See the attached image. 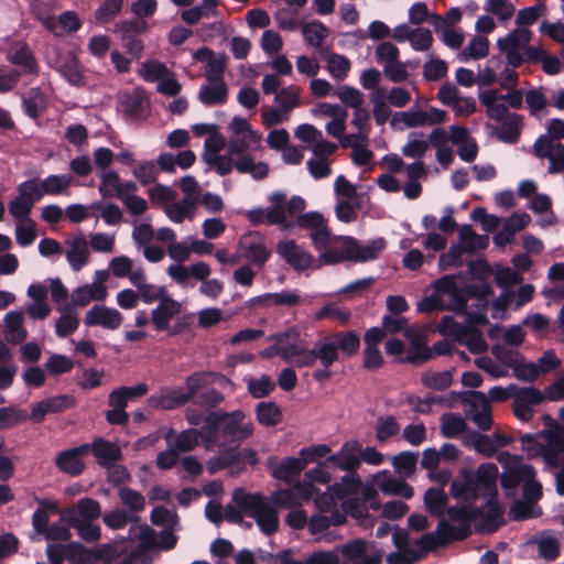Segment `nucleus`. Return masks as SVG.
Listing matches in <instances>:
<instances>
[{
    "instance_id": "41",
    "label": "nucleus",
    "mask_w": 564,
    "mask_h": 564,
    "mask_svg": "<svg viewBox=\"0 0 564 564\" xmlns=\"http://www.w3.org/2000/svg\"><path fill=\"white\" fill-rule=\"evenodd\" d=\"M419 454L404 451L392 458V466L402 478H410L416 470Z\"/></svg>"
},
{
    "instance_id": "31",
    "label": "nucleus",
    "mask_w": 564,
    "mask_h": 564,
    "mask_svg": "<svg viewBox=\"0 0 564 564\" xmlns=\"http://www.w3.org/2000/svg\"><path fill=\"white\" fill-rule=\"evenodd\" d=\"M73 516L79 517V520L94 521L101 516L100 503L93 498H82L77 501L76 508L66 509L64 519Z\"/></svg>"
},
{
    "instance_id": "51",
    "label": "nucleus",
    "mask_w": 564,
    "mask_h": 564,
    "mask_svg": "<svg viewBox=\"0 0 564 564\" xmlns=\"http://www.w3.org/2000/svg\"><path fill=\"white\" fill-rule=\"evenodd\" d=\"M341 509L345 513L356 519L361 525L369 519V508L366 503L360 501L357 496L345 499L341 502Z\"/></svg>"
},
{
    "instance_id": "34",
    "label": "nucleus",
    "mask_w": 564,
    "mask_h": 564,
    "mask_svg": "<svg viewBox=\"0 0 564 564\" xmlns=\"http://www.w3.org/2000/svg\"><path fill=\"white\" fill-rule=\"evenodd\" d=\"M488 245L487 235H477L470 225H460V254L486 249Z\"/></svg>"
},
{
    "instance_id": "36",
    "label": "nucleus",
    "mask_w": 564,
    "mask_h": 564,
    "mask_svg": "<svg viewBox=\"0 0 564 564\" xmlns=\"http://www.w3.org/2000/svg\"><path fill=\"white\" fill-rule=\"evenodd\" d=\"M58 72L72 86L83 87L86 85L82 65L76 56H67L61 64Z\"/></svg>"
},
{
    "instance_id": "24",
    "label": "nucleus",
    "mask_w": 564,
    "mask_h": 564,
    "mask_svg": "<svg viewBox=\"0 0 564 564\" xmlns=\"http://www.w3.org/2000/svg\"><path fill=\"white\" fill-rule=\"evenodd\" d=\"M330 348L324 346L323 341L316 344L312 349L302 347L299 355L292 361V366L296 368L313 367L319 360L323 367H330Z\"/></svg>"
},
{
    "instance_id": "33",
    "label": "nucleus",
    "mask_w": 564,
    "mask_h": 564,
    "mask_svg": "<svg viewBox=\"0 0 564 564\" xmlns=\"http://www.w3.org/2000/svg\"><path fill=\"white\" fill-rule=\"evenodd\" d=\"M228 98L226 83H208L202 85L198 99L205 106L224 105Z\"/></svg>"
},
{
    "instance_id": "32",
    "label": "nucleus",
    "mask_w": 564,
    "mask_h": 564,
    "mask_svg": "<svg viewBox=\"0 0 564 564\" xmlns=\"http://www.w3.org/2000/svg\"><path fill=\"white\" fill-rule=\"evenodd\" d=\"M66 258L74 271H79L86 265L89 258V250L87 241L83 236L76 237L69 242Z\"/></svg>"
},
{
    "instance_id": "60",
    "label": "nucleus",
    "mask_w": 564,
    "mask_h": 564,
    "mask_svg": "<svg viewBox=\"0 0 564 564\" xmlns=\"http://www.w3.org/2000/svg\"><path fill=\"white\" fill-rule=\"evenodd\" d=\"M421 381L423 386L434 390H444L451 386L453 376L451 371L425 372L422 375Z\"/></svg>"
},
{
    "instance_id": "30",
    "label": "nucleus",
    "mask_w": 564,
    "mask_h": 564,
    "mask_svg": "<svg viewBox=\"0 0 564 564\" xmlns=\"http://www.w3.org/2000/svg\"><path fill=\"white\" fill-rule=\"evenodd\" d=\"M145 97L141 91L123 94L120 98L122 116L126 120L135 121L143 117Z\"/></svg>"
},
{
    "instance_id": "18",
    "label": "nucleus",
    "mask_w": 564,
    "mask_h": 564,
    "mask_svg": "<svg viewBox=\"0 0 564 564\" xmlns=\"http://www.w3.org/2000/svg\"><path fill=\"white\" fill-rule=\"evenodd\" d=\"M361 444L356 440L345 442L340 449L328 455L327 462L334 469L338 468L345 471H357L359 468V452Z\"/></svg>"
},
{
    "instance_id": "17",
    "label": "nucleus",
    "mask_w": 564,
    "mask_h": 564,
    "mask_svg": "<svg viewBox=\"0 0 564 564\" xmlns=\"http://www.w3.org/2000/svg\"><path fill=\"white\" fill-rule=\"evenodd\" d=\"M460 444L476 453L491 457L496 454L494 440L479 431L468 430L465 419L460 416Z\"/></svg>"
},
{
    "instance_id": "49",
    "label": "nucleus",
    "mask_w": 564,
    "mask_h": 564,
    "mask_svg": "<svg viewBox=\"0 0 564 564\" xmlns=\"http://www.w3.org/2000/svg\"><path fill=\"white\" fill-rule=\"evenodd\" d=\"M489 40L482 35H475L469 44L460 51V61L479 59L488 55Z\"/></svg>"
},
{
    "instance_id": "29",
    "label": "nucleus",
    "mask_w": 564,
    "mask_h": 564,
    "mask_svg": "<svg viewBox=\"0 0 564 564\" xmlns=\"http://www.w3.org/2000/svg\"><path fill=\"white\" fill-rule=\"evenodd\" d=\"M360 486L361 480L357 471H347V474L341 477L340 481L328 486V490L330 491L332 496L327 498V500H330L333 505L334 498L344 501L349 497H354Z\"/></svg>"
},
{
    "instance_id": "57",
    "label": "nucleus",
    "mask_w": 564,
    "mask_h": 564,
    "mask_svg": "<svg viewBox=\"0 0 564 564\" xmlns=\"http://www.w3.org/2000/svg\"><path fill=\"white\" fill-rule=\"evenodd\" d=\"M434 535L437 547L444 546L451 542L458 541V527L449 523L445 517L441 518Z\"/></svg>"
},
{
    "instance_id": "62",
    "label": "nucleus",
    "mask_w": 564,
    "mask_h": 564,
    "mask_svg": "<svg viewBox=\"0 0 564 564\" xmlns=\"http://www.w3.org/2000/svg\"><path fill=\"white\" fill-rule=\"evenodd\" d=\"M137 516H130L128 511L115 509L102 517V521L109 529L118 530L124 528L129 522L137 521Z\"/></svg>"
},
{
    "instance_id": "10",
    "label": "nucleus",
    "mask_w": 564,
    "mask_h": 564,
    "mask_svg": "<svg viewBox=\"0 0 564 564\" xmlns=\"http://www.w3.org/2000/svg\"><path fill=\"white\" fill-rule=\"evenodd\" d=\"M543 437L544 447L541 458L544 462V470L560 468L564 462V433L558 429L543 430L538 433Z\"/></svg>"
},
{
    "instance_id": "54",
    "label": "nucleus",
    "mask_w": 564,
    "mask_h": 564,
    "mask_svg": "<svg viewBox=\"0 0 564 564\" xmlns=\"http://www.w3.org/2000/svg\"><path fill=\"white\" fill-rule=\"evenodd\" d=\"M119 498L121 503L127 507L132 512H141L145 508V499L144 497L137 490L122 487L119 490Z\"/></svg>"
},
{
    "instance_id": "53",
    "label": "nucleus",
    "mask_w": 564,
    "mask_h": 564,
    "mask_svg": "<svg viewBox=\"0 0 564 564\" xmlns=\"http://www.w3.org/2000/svg\"><path fill=\"white\" fill-rule=\"evenodd\" d=\"M214 376V372H194L189 375L185 380L186 391H184L188 400L191 401L193 397L202 392L200 390L208 386L210 378Z\"/></svg>"
},
{
    "instance_id": "5",
    "label": "nucleus",
    "mask_w": 564,
    "mask_h": 564,
    "mask_svg": "<svg viewBox=\"0 0 564 564\" xmlns=\"http://www.w3.org/2000/svg\"><path fill=\"white\" fill-rule=\"evenodd\" d=\"M468 516L479 533H494L506 524L505 509L497 497H487L481 507H468Z\"/></svg>"
},
{
    "instance_id": "21",
    "label": "nucleus",
    "mask_w": 564,
    "mask_h": 564,
    "mask_svg": "<svg viewBox=\"0 0 564 564\" xmlns=\"http://www.w3.org/2000/svg\"><path fill=\"white\" fill-rule=\"evenodd\" d=\"M404 336L410 340V347L406 356L400 359L401 362L420 366L432 357V350L429 348L423 337L414 329H405Z\"/></svg>"
},
{
    "instance_id": "6",
    "label": "nucleus",
    "mask_w": 564,
    "mask_h": 564,
    "mask_svg": "<svg viewBox=\"0 0 564 564\" xmlns=\"http://www.w3.org/2000/svg\"><path fill=\"white\" fill-rule=\"evenodd\" d=\"M269 200L272 203V207L267 209L257 207L248 210L246 216L249 223L252 226L268 224L280 225L284 229H292L294 227V221L288 220L285 216V194L282 192H275L270 196Z\"/></svg>"
},
{
    "instance_id": "8",
    "label": "nucleus",
    "mask_w": 564,
    "mask_h": 564,
    "mask_svg": "<svg viewBox=\"0 0 564 564\" xmlns=\"http://www.w3.org/2000/svg\"><path fill=\"white\" fill-rule=\"evenodd\" d=\"M532 33L527 28H517L506 36L498 39L497 47L505 54L507 64L519 68L524 64L523 48L531 41Z\"/></svg>"
},
{
    "instance_id": "64",
    "label": "nucleus",
    "mask_w": 564,
    "mask_h": 564,
    "mask_svg": "<svg viewBox=\"0 0 564 564\" xmlns=\"http://www.w3.org/2000/svg\"><path fill=\"white\" fill-rule=\"evenodd\" d=\"M101 183L99 185V193L104 198L118 196L120 186V177L116 171H107L100 175Z\"/></svg>"
},
{
    "instance_id": "59",
    "label": "nucleus",
    "mask_w": 564,
    "mask_h": 564,
    "mask_svg": "<svg viewBox=\"0 0 564 564\" xmlns=\"http://www.w3.org/2000/svg\"><path fill=\"white\" fill-rule=\"evenodd\" d=\"M40 505L42 508L37 509L33 513L32 524H33L34 530L37 533L45 534L50 528V525H48L50 519H48L46 509L52 510V511L56 510V503L48 501V500H42V501H40Z\"/></svg>"
},
{
    "instance_id": "9",
    "label": "nucleus",
    "mask_w": 564,
    "mask_h": 564,
    "mask_svg": "<svg viewBox=\"0 0 564 564\" xmlns=\"http://www.w3.org/2000/svg\"><path fill=\"white\" fill-rule=\"evenodd\" d=\"M6 58L11 65L15 66L9 69L19 74V80L22 77L35 78L40 75V64L26 42H21L15 47H11L7 52Z\"/></svg>"
},
{
    "instance_id": "11",
    "label": "nucleus",
    "mask_w": 564,
    "mask_h": 564,
    "mask_svg": "<svg viewBox=\"0 0 564 564\" xmlns=\"http://www.w3.org/2000/svg\"><path fill=\"white\" fill-rule=\"evenodd\" d=\"M324 346L330 348V366L338 360L339 351L346 357H352L358 354L360 349V336L356 330H340L335 332L328 336L324 341Z\"/></svg>"
},
{
    "instance_id": "48",
    "label": "nucleus",
    "mask_w": 564,
    "mask_h": 564,
    "mask_svg": "<svg viewBox=\"0 0 564 564\" xmlns=\"http://www.w3.org/2000/svg\"><path fill=\"white\" fill-rule=\"evenodd\" d=\"M302 34L310 45L319 48L323 40L328 36L329 31L325 24L315 20L302 26Z\"/></svg>"
},
{
    "instance_id": "50",
    "label": "nucleus",
    "mask_w": 564,
    "mask_h": 564,
    "mask_svg": "<svg viewBox=\"0 0 564 564\" xmlns=\"http://www.w3.org/2000/svg\"><path fill=\"white\" fill-rule=\"evenodd\" d=\"M463 293H466L468 297L484 301L487 300L494 291L491 285L487 282L474 283L467 289L460 288V315L465 314L467 305V297L464 296Z\"/></svg>"
},
{
    "instance_id": "47",
    "label": "nucleus",
    "mask_w": 564,
    "mask_h": 564,
    "mask_svg": "<svg viewBox=\"0 0 564 564\" xmlns=\"http://www.w3.org/2000/svg\"><path fill=\"white\" fill-rule=\"evenodd\" d=\"M518 438L521 442V449L529 459L541 457L544 447L543 437L532 433H521L517 431Z\"/></svg>"
},
{
    "instance_id": "19",
    "label": "nucleus",
    "mask_w": 564,
    "mask_h": 564,
    "mask_svg": "<svg viewBox=\"0 0 564 564\" xmlns=\"http://www.w3.org/2000/svg\"><path fill=\"white\" fill-rule=\"evenodd\" d=\"M276 252L295 271H304L313 263L312 254L296 245L294 240L280 241Z\"/></svg>"
},
{
    "instance_id": "40",
    "label": "nucleus",
    "mask_w": 564,
    "mask_h": 564,
    "mask_svg": "<svg viewBox=\"0 0 564 564\" xmlns=\"http://www.w3.org/2000/svg\"><path fill=\"white\" fill-rule=\"evenodd\" d=\"M254 412L257 421L263 426H275L282 421V411L274 402H260Z\"/></svg>"
},
{
    "instance_id": "1",
    "label": "nucleus",
    "mask_w": 564,
    "mask_h": 564,
    "mask_svg": "<svg viewBox=\"0 0 564 564\" xmlns=\"http://www.w3.org/2000/svg\"><path fill=\"white\" fill-rule=\"evenodd\" d=\"M245 420L246 414L241 410L231 412L221 409L210 411L206 415L205 448L239 446L254 431L253 423L245 422Z\"/></svg>"
},
{
    "instance_id": "46",
    "label": "nucleus",
    "mask_w": 564,
    "mask_h": 564,
    "mask_svg": "<svg viewBox=\"0 0 564 564\" xmlns=\"http://www.w3.org/2000/svg\"><path fill=\"white\" fill-rule=\"evenodd\" d=\"M202 440L205 445V425L200 430L188 429L182 431L175 440V449L180 452H189L194 449Z\"/></svg>"
},
{
    "instance_id": "12",
    "label": "nucleus",
    "mask_w": 564,
    "mask_h": 564,
    "mask_svg": "<svg viewBox=\"0 0 564 564\" xmlns=\"http://www.w3.org/2000/svg\"><path fill=\"white\" fill-rule=\"evenodd\" d=\"M536 477L535 468L522 463L521 457H514L501 475L500 482L507 496H513L520 485H524L530 478Z\"/></svg>"
},
{
    "instance_id": "28",
    "label": "nucleus",
    "mask_w": 564,
    "mask_h": 564,
    "mask_svg": "<svg viewBox=\"0 0 564 564\" xmlns=\"http://www.w3.org/2000/svg\"><path fill=\"white\" fill-rule=\"evenodd\" d=\"M90 445V451L98 460V464L104 468H110L113 463L122 458L121 449L118 445L104 440H95Z\"/></svg>"
},
{
    "instance_id": "26",
    "label": "nucleus",
    "mask_w": 564,
    "mask_h": 564,
    "mask_svg": "<svg viewBox=\"0 0 564 564\" xmlns=\"http://www.w3.org/2000/svg\"><path fill=\"white\" fill-rule=\"evenodd\" d=\"M44 26L55 36H63L65 33L78 31L82 28V21L75 11H65L58 18H47Z\"/></svg>"
},
{
    "instance_id": "39",
    "label": "nucleus",
    "mask_w": 564,
    "mask_h": 564,
    "mask_svg": "<svg viewBox=\"0 0 564 564\" xmlns=\"http://www.w3.org/2000/svg\"><path fill=\"white\" fill-rule=\"evenodd\" d=\"M67 524L77 531V534L85 542H96L101 536V530L98 524H94L93 521L79 520V517H66Z\"/></svg>"
},
{
    "instance_id": "4",
    "label": "nucleus",
    "mask_w": 564,
    "mask_h": 564,
    "mask_svg": "<svg viewBox=\"0 0 564 564\" xmlns=\"http://www.w3.org/2000/svg\"><path fill=\"white\" fill-rule=\"evenodd\" d=\"M497 477L498 467L492 463L481 464L474 475L460 468V478L466 482H460V496L470 489L475 496L497 497Z\"/></svg>"
},
{
    "instance_id": "23",
    "label": "nucleus",
    "mask_w": 564,
    "mask_h": 564,
    "mask_svg": "<svg viewBox=\"0 0 564 564\" xmlns=\"http://www.w3.org/2000/svg\"><path fill=\"white\" fill-rule=\"evenodd\" d=\"M181 312V304L171 296L162 299L151 313V322L159 332L170 328L171 319Z\"/></svg>"
},
{
    "instance_id": "58",
    "label": "nucleus",
    "mask_w": 564,
    "mask_h": 564,
    "mask_svg": "<svg viewBox=\"0 0 564 564\" xmlns=\"http://www.w3.org/2000/svg\"><path fill=\"white\" fill-rule=\"evenodd\" d=\"M426 117L425 110L401 111L392 116L390 123L393 128L397 127L398 122H402L409 128L421 127L426 124Z\"/></svg>"
},
{
    "instance_id": "52",
    "label": "nucleus",
    "mask_w": 564,
    "mask_h": 564,
    "mask_svg": "<svg viewBox=\"0 0 564 564\" xmlns=\"http://www.w3.org/2000/svg\"><path fill=\"white\" fill-rule=\"evenodd\" d=\"M195 204L196 197H184L180 203L166 206L165 213L172 221L180 224L184 220L185 217L192 214Z\"/></svg>"
},
{
    "instance_id": "45",
    "label": "nucleus",
    "mask_w": 564,
    "mask_h": 564,
    "mask_svg": "<svg viewBox=\"0 0 564 564\" xmlns=\"http://www.w3.org/2000/svg\"><path fill=\"white\" fill-rule=\"evenodd\" d=\"M340 247H328L322 251L319 259L324 264H337L343 261H351V249L348 247L347 237H340Z\"/></svg>"
},
{
    "instance_id": "27",
    "label": "nucleus",
    "mask_w": 564,
    "mask_h": 564,
    "mask_svg": "<svg viewBox=\"0 0 564 564\" xmlns=\"http://www.w3.org/2000/svg\"><path fill=\"white\" fill-rule=\"evenodd\" d=\"M307 460L302 457H284L275 466L272 467V477L291 484L294 477L306 468Z\"/></svg>"
},
{
    "instance_id": "55",
    "label": "nucleus",
    "mask_w": 564,
    "mask_h": 564,
    "mask_svg": "<svg viewBox=\"0 0 564 564\" xmlns=\"http://www.w3.org/2000/svg\"><path fill=\"white\" fill-rule=\"evenodd\" d=\"M275 101L280 104L283 112L291 111L300 106V88L294 85L282 88L275 95Z\"/></svg>"
},
{
    "instance_id": "22",
    "label": "nucleus",
    "mask_w": 564,
    "mask_h": 564,
    "mask_svg": "<svg viewBox=\"0 0 564 564\" xmlns=\"http://www.w3.org/2000/svg\"><path fill=\"white\" fill-rule=\"evenodd\" d=\"M349 249H351V261L367 262L377 259L386 248V240L377 238L366 245L359 243L354 237H347Z\"/></svg>"
},
{
    "instance_id": "20",
    "label": "nucleus",
    "mask_w": 564,
    "mask_h": 564,
    "mask_svg": "<svg viewBox=\"0 0 564 564\" xmlns=\"http://www.w3.org/2000/svg\"><path fill=\"white\" fill-rule=\"evenodd\" d=\"M122 318V314L116 308L94 305L87 311L84 323L87 326H101L115 330L120 327Z\"/></svg>"
},
{
    "instance_id": "43",
    "label": "nucleus",
    "mask_w": 564,
    "mask_h": 564,
    "mask_svg": "<svg viewBox=\"0 0 564 564\" xmlns=\"http://www.w3.org/2000/svg\"><path fill=\"white\" fill-rule=\"evenodd\" d=\"M521 133V116L511 113L501 121L498 130L499 140L507 143H516Z\"/></svg>"
},
{
    "instance_id": "63",
    "label": "nucleus",
    "mask_w": 564,
    "mask_h": 564,
    "mask_svg": "<svg viewBox=\"0 0 564 564\" xmlns=\"http://www.w3.org/2000/svg\"><path fill=\"white\" fill-rule=\"evenodd\" d=\"M227 56L220 54L219 57H213L205 67L206 79L208 83H225L224 73L226 69Z\"/></svg>"
},
{
    "instance_id": "15",
    "label": "nucleus",
    "mask_w": 564,
    "mask_h": 564,
    "mask_svg": "<svg viewBox=\"0 0 564 564\" xmlns=\"http://www.w3.org/2000/svg\"><path fill=\"white\" fill-rule=\"evenodd\" d=\"M239 246L243 250V257L250 263L263 267L271 252L267 249L264 237L258 231H251L240 238Z\"/></svg>"
},
{
    "instance_id": "16",
    "label": "nucleus",
    "mask_w": 564,
    "mask_h": 564,
    "mask_svg": "<svg viewBox=\"0 0 564 564\" xmlns=\"http://www.w3.org/2000/svg\"><path fill=\"white\" fill-rule=\"evenodd\" d=\"M89 452V444L62 451L55 458V465L64 474L73 477L79 476L85 469V463L82 458Z\"/></svg>"
},
{
    "instance_id": "7",
    "label": "nucleus",
    "mask_w": 564,
    "mask_h": 564,
    "mask_svg": "<svg viewBox=\"0 0 564 564\" xmlns=\"http://www.w3.org/2000/svg\"><path fill=\"white\" fill-rule=\"evenodd\" d=\"M460 404L465 405V416L481 431H489L494 424L490 400L479 391L460 392Z\"/></svg>"
},
{
    "instance_id": "14",
    "label": "nucleus",
    "mask_w": 564,
    "mask_h": 564,
    "mask_svg": "<svg viewBox=\"0 0 564 564\" xmlns=\"http://www.w3.org/2000/svg\"><path fill=\"white\" fill-rule=\"evenodd\" d=\"M75 405L76 399L72 394H59L47 398L33 404L30 419L35 423H41L47 414L61 413Z\"/></svg>"
},
{
    "instance_id": "61",
    "label": "nucleus",
    "mask_w": 564,
    "mask_h": 564,
    "mask_svg": "<svg viewBox=\"0 0 564 564\" xmlns=\"http://www.w3.org/2000/svg\"><path fill=\"white\" fill-rule=\"evenodd\" d=\"M225 400V395L216 388H209L204 390L197 395L193 397L192 401L194 404L206 408L208 410L215 409Z\"/></svg>"
},
{
    "instance_id": "42",
    "label": "nucleus",
    "mask_w": 564,
    "mask_h": 564,
    "mask_svg": "<svg viewBox=\"0 0 564 564\" xmlns=\"http://www.w3.org/2000/svg\"><path fill=\"white\" fill-rule=\"evenodd\" d=\"M405 478L387 477L379 484L380 490L384 495L399 496L404 499L413 497V488L405 480Z\"/></svg>"
},
{
    "instance_id": "25",
    "label": "nucleus",
    "mask_w": 564,
    "mask_h": 564,
    "mask_svg": "<svg viewBox=\"0 0 564 564\" xmlns=\"http://www.w3.org/2000/svg\"><path fill=\"white\" fill-rule=\"evenodd\" d=\"M188 401L183 389H165L160 394H152L148 399L149 406L162 410H174L185 405Z\"/></svg>"
},
{
    "instance_id": "56",
    "label": "nucleus",
    "mask_w": 564,
    "mask_h": 564,
    "mask_svg": "<svg viewBox=\"0 0 564 564\" xmlns=\"http://www.w3.org/2000/svg\"><path fill=\"white\" fill-rule=\"evenodd\" d=\"M30 415L24 410L13 406L0 408V431L13 427L28 420Z\"/></svg>"
},
{
    "instance_id": "37",
    "label": "nucleus",
    "mask_w": 564,
    "mask_h": 564,
    "mask_svg": "<svg viewBox=\"0 0 564 564\" xmlns=\"http://www.w3.org/2000/svg\"><path fill=\"white\" fill-rule=\"evenodd\" d=\"M129 545L130 541L126 538H122L121 540L97 546L94 552V556L97 560H102L108 564H111L113 561L120 558L123 553H126Z\"/></svg>"
},
{
    "instance_id": "38",
    "label": "nucleus",
    "mask_w": 564,
    "mask_h": 564,
    "mask_svg": "<svg viewBox=\"0 0 564 564\" xmlns=\"http://www.w3.org/2000/svg\"><path fill=\"white\" fill-rule=\"evenodd\" d=\"M330 469H334L333 466L327 462V458L314 468L308 469L305 473V477L310 480L308 482H303L300 486L307 492L312 494L314 486L312 482H318L322 485L329 484L332 480Z\"/></svg>"
},
{
    "instance_id": "3",
    "label": "nucleus",
    "mask_w": 564,
    "mask_h": 564,
    "mask_svg": "<svg viewBox=\"0 0 564 564\" xmlns=\"http://www.w3.org/2000/svg\"><path fill=\"white\" fill-rule=\"evenodd\" d=\"M458 274H447L432 283L433 291L417 303V311H452L458 314Z\"/></svg>"
},
{
    "instance_id": "2",
    "label": "nucleus",
    "mask_w": 564,
    "mask_h": 564,
    "mask_svg": "<svg viewBox=\"0 0 564 564\" xmlns=\"http://www.w3.org/2000/svg\"><path fill=\"white\" fill-rule=\"evenodd\" d=\"M232 502L240 507L242 514L256 520L260 531L272 535L279 530L278 510L269 502L268 497L260 492H247L237 488L231 496Z\"/></svg>"
},
{
    "instance_id": "13",
    "label": "nucleus",
    "mask_w": 564,
    "mask_h": 564,
    "mask_svg": "<svg viewBox=\"0 0 564 564\" xmlns=\"http://www.w3.org/2000/svg\"><path fill=\"white\" fill-rule=\"evenodd\" d=\"M426 511L435 518H444L447 514L451 522H458V505L447 507L448 497L443 488H429L423 497Z\"/></svg>"
},
{
    "instance_id": "35",
    "label": "nucleus",
    "mask_w": 564,
    "mask_h": 564,
    "mask_svg": "<svg viewBox=\"0 0 564 564\" xmlns=\"http://www.w3.org/2000/svg\"><path fill=\"white\" fill-rule=\"evenodd\" d=\"M46 97L40 87H32L26 96L22 97L24 113L31 119H37L45 108Z\"/></svg>"
},
{
    "instance_id": "44",
    "label": "nucleus",
    "mask_w": 564,
    "mask_h": 564,
    "mask_svg": "<svg viewBox=\"0 0 564 564\" xmlns=\"http://www.w3.org/2000/svg\"><path fill=\"white\" fill-rule=\"evenodd\" d=\"M73 177L69 174H52L41 182V192L44 195L64 194L70 186Z\"/></svg>"
}]
</instances>
